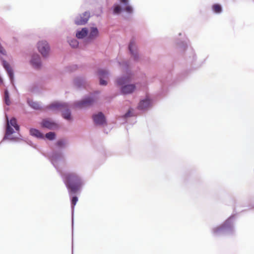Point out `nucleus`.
Instances as JSON below:
<instances>
[{"instance_id": "obj_1", "label": "nucleus", "mask_w": 254, "mask_h": 254, "mask_svg": "<svg viewBox=\"0 0 254 254\" xmlns=\"http://www.w3.org/2000/svg\"><path fill=\"white\" fill-rule=\"evenodd\" d=\"M69 144L68 139L63 137L59 139L55 143L56 149L48 154L49 159L60 175L64 183L68 194L77 193L84 185L82 178L75 172H62L59 165L64 162L63 150Z\"/></svg>"}, {"instance_id": "obj_2", "label": "nucleus", "mask_w": 254, "mask_h": 254, "mask_svg": "<svg viewBox=\"0 0 254 254\" xmlns=\"http://www.w3.org/2000/svg\"><path fill=\"white\" fill-rule=\"evenodd\" d=\"M181 38L182 39L176 40V45L180 50L184 52L183 57L186 63L194 67L200 66L201 64H195L196 56L192 48L188 45L189 40L186 37L185 34Z\"/></svg>"}, {"instance_id": "obj_3", "label": "nucleus", "mask_w": 254, "mask_h": 254, "mask_svg": "<svg viewBox=\"0 0 254 254\" xmlns=\"http://www.w3.org/2000/svg\"><path fill=\"white\" fill-rule=\"evenodd\" d=\"M235 216H230L221 226L214 227L212 230L214 236L233 235L235 233Z\"/></svg>"}, {"instance_id": "obj_4", "label": "nucleus", "mask_w": 254, "mask_h": 254, "mask_svg": "<svg viewBox=\"0 0 254 254\" xmlns=\"http://www.w3.org/2000/svg\"><path fill=\"white\" fill-rule=\"evenodd\" d=\"M119 65L122 67L126 72L127 74L117 77L116 79V83L117 85L122 87L130 83L133 78V74L129 70V64L127 61L119 62Z\"/></svg>"}, {"instance_id": "obj_5", "label": "nucleus", "mask_w": 254, "mask_h": 254, "mask_svg": "<svg viewBox=\"0 0 254 254\" xmlns=\"http://www.w3.org/2000/svg\"><path fill=\"white\" fill-rule=\"evenodd\" d=\"M69 108V105L66 102H54L46 106L45 109L59 110L61 108H66L62 113V117L67 121L71 120V112Z\"/></svg>"}, {"instance_id": "obj_6", "label": "nucleus", "mask_w": 254, "mask_h": 254, "mask_svg": "<svg viewBox=\"0 0 254 254\" xmlns=\"http://www.w3.org/2000/svg\"><path fill=\"white\" fill-rule=\"evenodd\" d=\"M90 17V13L86 11L82 13L78 14L74 18V22L76 25H85Z\"/></svg>"}, {"instance_id": "obj_7", "label": "nucleus", "mask_w": 254, "mask_h": 254, "mask_svg": "<svg viewBox=\"0 0 254 254\" xmlns=\"http://www.w3.org/2000/svg\"><path fill=\"white\" fill-rule=\"evenodd\" d=\"M112 9L114 15L120 14L122 12H126L127 14L130 15L133 12V8L131 6L123 7L118 3H115L113 5Z\"/></svg>"}, {"instance_id": "obj_8", "label": "nucleus", "mask_w": 254, "mask_h": 254, "mask_svg": "<svg viewBox=\"0 0 254 254\" xmlns=\"http://www.w3.org/2000/svg\"><path fill=\"white\" fill-rule=\"evenodd\" d=\"M37 48L39 52L44 57H47L50 50V47L46 41H40L37 43Z\"/></svg>"}, {"instance_id": "obj_9", "label": "nucleus", "mask_w": 254, "mask_h": 254, "mask_svg": "<svg viewBox=\"0 0 254 254\" xmlns=\"http://www.w3.org/2000/svg\"><path fill=\"white\" fill-rule=\"evenodd\" d=\"M95 102L94 98L91 96H87L80 101H76L74 105L76 108H82L84 106H90Z\"/></svg>"}, {"instance_id": "obj_10", "label": "nucleus", "mask_w": 254, "mask_h": 254, "mask_svg": "<svg viewBox=\"0 0 254 254\" xmlns=\"http://www.w3.org/2000/svg\"><path fill=\"white\" fill-rule=\"evenodd\" d=\"M15 132L14 129L12 127H10V126H5V131L4 135L0 142V144L5 140H8L11 141H15L18 139L17 137H15L14 136H11Z\"/></svg>"}, {"instance_id": "obj_11", "label": "nucleus", "mask_w": 254, "mask_h": 254, "mask_svg": "<svg viewBox=\"0 0 254 254\" xmlns=\"http://www.w3.org/2000/svg\"><path fill=\"white\" fill-rule=\"evenodd\" d=\"M97 74L99 79V84L101 86H106L108 82L106 80L108 78L109 72L108 70L103 69H99L97 71Z\"/></svg>"}, {"instance_id": "obj_12", "label": "nucleus", "mask_w": 254, "mask_h": 254, "mask_svg": "<svg viewBox=\"0 0 254 254\" xmlns=\"http://www.w3.org/2000/svg\"><path fill=\"white\" fill-rule=\"evenodd\" d=\"M3 67L6 70L10 81V83L14 84V72L9 64L2 58H0Z\"/></svg>"}, {"instance_id": "obj_13", "label": "nucleus", "mask_w": 254, "mask_h": 254, "mask_svg": "<svg viewBox=\"0 0 254 254\" xmlns=\"http://www.w3.org/2000/svg\"><path fill=\"white\" fill-rule=\"evenodd\" d=\"M94 123L97 126H103L107 123L106 119L104 114L100 112L92 115Z\"/></svg>"}, {"instance_id": "obj_14", "label": "nucleus", "mask_w": 254, "mask_h": 254, "mask_svg": "<svg viewBox=\"0 0 254 254\" xmlns=\"http://www.w3.org/2000/svg\"><path fill=\"white\" fill-rule=\"evenodd\" d=\"M128 50L134 61H137L139 59V55L138 53L134 40L131 39L128 44Z\"/></svg>"}, {"instance_id": "obj_15", "label": "nucleus", "mask_w": 254, "mask_h": 254, "mask_svg": "<svg viewBox=\"0 0 254 254\" xmlns=\"http://www.w3.org/2000/svg\"><path fill=\"white\" fill-rule=\"evenodd\" d=\"M41 126L43 128H48L51 130L59 128V125L56 122L47 119H44L42 120L41 123Z\"/></svg>"}, {"instance_id": "obj_16", "label": "nucleus", "mask_w": 254, "mask_h": 254, "mask_svg": "<svg viewBox=\"0 0 254 254\" xmlns=\"http://www.w3.org/2000/svg\"><path fill=\"white\" fill-rule=\"evenodd\" d=\"M136 88L135 84L128 83L120 87V91L123 95H128L132 94Z\"/></svg>"}, {"instance_id": "obj_17", "label": "nucleus", "mask_w": 254, "mask_h": 254, "mask_svg": "<svg viewBox=\"0 0 254 254\" xmlns=\"http://www.w3.org/2000/svg\"><path fill=\"white\" fill-rule=\"evenodd\" d=\"M73 84L77 89L84 88L86 84L85 77L82 76L75 77L73 80Z\"/></svg>"}, {"instance_id": "obj_18", "label": "nucleus", "mask_w": 254, "mask_h": 254, "mask_svg": "<svg viewBox=\"0 0 254 254\" xmlns=\"http://www.w3.org/2000/svg\"><path fill=\"white\" fill-rule=\"evenodd\" d=\"M30 64L35 69H39L41 67L42 62L40 56L38 54H33L30 61Z\"/></svg>"}, {"instance_id": "obj_19", "label": "nucleus", "mask_w": 254, "mask_h": 254, "mask_svg": "<svg viewBox=\"0 0 254 254\" xmlns=\"http://www.w3.org/2000/svg\"><path fill=\"white\" fill-rule=\"evenodd\" d=\"M151 104V100L148 97H146L145 99L140 101L137 108L140 110H146L150 107Z\"/></svg>"}, {"instance_id": "obj_20", "label": "nucleus", "mask_w": 254, "mask_h": 254, "mask_svg": "<svg viewBox=\"0 0 254 254\" xmlns=\"http://www.w3.org/2000/svg\"><path fill=\"white\" fill-rule=\"evenodd\" d=\"M99 35V31L97 27H92L87 37L88 42H91L95 39Z\"/></svg>"}, {"instance_id": "obj_21", "label": "nucleus", "mask_w": 254, "mask_h": 254, "mask_svg": "<svg viewBox=\"0 0 254 254\" xmlns=\"http://www.w3.org/2000/svg\"><path fill=\"white\" fill-rule=\"evenodd\" d=\"M76 193H72L71 194H69L70 197V201H71V213H72V226L73 227V212L74 206L76 205L78 198V197L76 195Z\"/></svg>"}, {"instance_id": "obj_22", "label": "nucleus", "mask_w": 254, "mask_h": 254, "mask_svg": "<svg viewBox=\"0 0 254 254\" xmlns=\"http://www.w3.org/2000/svg\"><path fill=\"white\" fill-rule=\"evenodd\" d=\"M26 102L28 106L34 110H39L42 109V106L38 102L34 101L29 98H27Z\"/></svg>"}, {"instance_id": "obj_23", "label": "nucleus", "mask_w": 254, "mask_h": 254, "mask_svg": "<svg viewBox=\"0 0 254 254\" xmlns=\"http://www.w3.org/2000/svg\"><path fill=\"white\" fill-rule=\"evenodd\" d=\"M88 29L86 27L82 28L81 30H77L76 32V37L79 39H82L88 35Z\"/></svg>"}, {"instance_id": "obj_24", "label": "nucleus", "mask_w": 254, "mask_h": 254, "mask_svg": "<svg viewBox=\"0 0 254 254\" xmlns=\"http://www.w3.org/2000/svg\"><path fill=\"white\" fill-rule=\"evenodd\" d=\"M29 133L31 136L37 138L43 139L44 138V135L42 133L37 129L31 128L29 130Z\"/></svg>"}, {"instance_id": "obj_25", "label": "nucleus", "mask_w": 254, "mask_h": 254, "mask_svg": "<svg viewBox=\"0 0 254 254\" xmlns=\"http://www.w3.org/2000/svg\"><path fill=\"white\" fill-rule=\"evenodd\" d=\"M189 74V71L188 70L182 72L178 75L176 79L173 80V82L177 83L178 82L183 80L188 76Z\"/></svg>"}, {"instance_id": "obj_26", "label": "nucleus", "mask_w": 254, "mask_h": 254, "mask_svg": "<svg viewBox=\"0 0 254 254\" xmlns=\"http://www.w3.org/2000/svg\"><path fill=\"white\" fill-rule=\"evenodd\" d=\"M212 11L216 14H220L222 12V7L219 3H215L212 5Z\"/></svg>"}, {"instance_id": "obj_27", "label": "nucleus", "mask_w": 254, "mask_h": 254, "mask_svg": "<svg viewBox=\"0 0 254 254\" xmlns=\"http://www.w3.org/2000/svg\"><path fill=\"white\" fill-rule=\"evenodd\" d=\"M136 114L132 111V109H129L127 113H126L123 116L122 118L126 120V122L127 121V119L129 117H136Z\"/></svg>"}, {"instance_id": "obj_28", "label": "nucleus", "mask_w": 254, "mask_h": 254, "mask_svg": "<svg viewBox=\"0 0 254 254\" xmlns=\"http://www.w3.org/2000/svg\"><path fill=\"white\" fill-rule=\"evenodd\" d=\"M4 102L5 104L9 106L10 104V101L9 100V93L7 89H5L4 91Z\"/></svg>"}, {"instance_id": "obj_29", "label": "nucleus", "mask_w": 254, "mask_h": 254, "mask_svg": "<svg viewBox=\"0 0 254 254\" xmlns=\"http://www.w3.org/2000/svg\"><path fill=\"white\" fill-rule=\"evenodd\" d=\"M68 42L69 45L72 48H77L79 45V42L75 38L69 39Z\"/></svg>"}, {"instance_id": "obj_30", "label": "nucleus", "mask_w": 254, "mask_h": 254, "mask_svg": "<svg viewBox=\"0 0 254 254\" xmlns=\"http://www.w3.org/2000/svg\"><path fill=\"white\" fill-rule=\"evenodd\" d=\"M5 118L7 121L6 125L10 126L11 127H13L15 125H16V124H17V121L15 118H11L10 121L8 120V117L6 115H5Z\"/></svg>"}, {"instance_id": "obj_31", "label": "nucleus", "mask_w": 254, "mask_h": 254, "mask_svg": "<svg viewBox=\"0 0 254 254\" xmlns=\"http://www.w3.org/2000/svg\"><path fill=\"white\" fill-rule=\"evenodd\" d=\"M45 137L49 140H53L56 138V134L54 132H49L45 134Z\"/></svg>"}, {"instance_id": "obj_32", "label": "nucleus", "mask_w": 254, "mask_h": 254, "mask_svg": "<svg viewBox=\"0 0 254 254\" xmlns=\"http://www.w3.org/2000/svg\"><path fill=\"white\" fill-rule=\"evenodd\" d=\"M28 91L32 93H38L39 89L35 84H33L28 87Z\"/></svg>"}, {"instance_id": "obj_33", "label": "nucleus", "mask_w": 254, "mask_h": 254, "mask_svg": "<svg viewBox=\"0 0 254 254\" xmlns=\"http://www.w3.org/2000/svg\"><path fill=\"white\" fill-rule=\"evenodd\" d=\"M121 6L123 7H125L126 6H130L129 4V0H119Z\"/></svg>"}, {"instance_id": "obj_34", "label": "nucleus", "mask_w": 254, "mask_h": 254, "mask_svg": "<svg viewBox=\"0 0 254 254\" xmlns=\"http://www.w3.org/2000/svg\"><path fill=\"white\" fill-rule=\"evenodd\" d=\"M172 73H169V74L167 75V77H166V80H161V82L163 84V85H165L166 84V82H170V80L171 79V78H172Z\"/></svg>"}, {"instance_id": "obj_35", "label": "nucleus", "mask_w": 254, "mask_h": 254, "mask_svg": "<svg viewBox=\"0 0 254 254\" xmlns=\"http://www.w3.org/2000/svg\"><path fill=\"white\" fill-rule=\"evenodd\" d=\"M77 65H73L72 66H70L67 67L68 70L69 71H73L76 69L77 68Z\"/></svg>"}, {"instance_id": "obj_36", "label": "nucleus", "mask_w": 254, "mask_h": 254, "mask_svg": "<svg viewBox=\"0 0 254 254\" xmlns=\"http://www.w3.org/2000/svg\"><path fill=\"white\" fill-rule=\"evenodd\" d=\"M27 143L34 148H37V145L34 144L31 141L28 140Z\"/></svg>"}, {"instance_id": "obj_37", "label": "nucleus", "mask_w": 254, "mask_h": 254, "mask_svg": "<svg viewBox=\"0 0 254 254\" xmlns=\"http://www.w3.org/2000/svg\"><path fill=\"white\" fill-rule=\"evenodd\" d=\"M13 127L16 130L18 131L20 129L19 126L17 124L15 125Z\"/></svg>"}, {"instance_id": "obj_38", "label": "nucleus", "mask_w": 254, "mask_h": 254, "mask_svg": "<svg viewBox=\"0 0 254 254\" xmlns=\"http://www.w3.org/2000/svg\"><path fill=\"white\" fill-rule=\"evenodd\" d=\"M3 83V79L2 77L0 76V84H2Z\"/></svg>"}, {"instance_id": "obj_39", "label": "nucleus", "mask_w": 254, "mask_h": 254, "mask_svg": "<svg viewBox=\"0 0 254 254\" xmlns=\"http://www.w3.org/2000/svg\"><path fill=\"white\" fill-rule=\"evenodd\" d=\"M182 35H183V34H182L181 33H179V36H182Z\"/></svg>"}, {"instance_id": "obj_40", "label": "nucleus", "mask_w": 254, "mask_h": 254, "mask_svg": "<svg viewBox=\"0 0 254 254\" xmlns=\"http://www.w3.org/2000/svg\"><path fill=\"white\" fill-rule=\"evenodd\" d=\"M251 208H254V206H251L250 207Z\"/></svg>"}]
</instances>
